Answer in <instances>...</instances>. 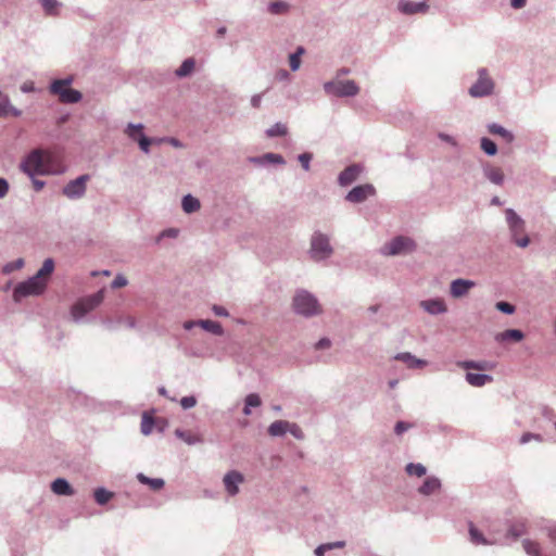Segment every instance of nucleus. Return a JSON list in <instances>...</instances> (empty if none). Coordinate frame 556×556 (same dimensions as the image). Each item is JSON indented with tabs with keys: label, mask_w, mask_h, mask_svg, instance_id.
<instances>
[{
	"label": "nucleus",
	"mask_w": 556,
	"mask_h": 556,
	"mask_svg": "<svg viewBox=\"0 0 556 556\" xmlns=\"http://www.w3.org/2000/svg\"><path fill=\"white\" fill-rule=\"evenodd\" d=\"M21 168L29 176L56 175L64 172V165L52 152L43 150L31 151L21 164Z\"/></svg>",
	"instance_id": "f257e3e1"
},
{
	"label": "nucleus",
	"mask_w": 556,
	"mask_h": 556,
	"mask_svg": "<svg viewBox=\"0 0 556 556\" xmlns=\"http://www.w3.org/2000/svg\"><path fill=\"white\" fill-rule=\"evenodd\" d=\"M71 83V79H56L51 84L50 91L63 103H77L81 99V93L72 89Z\"/></svg>",
	"instance_id": "f03ea898"
},
{
	"label": "nucleus",
	"mask_w": 556,
	"mask_h": 556,
	"mask_svg": "<svg viewBox=\"0 0 556 556\" xmlns=\"http://www.w3.org/2000/svg\"><path fill=\"white\" fill-rule=\"evenodd\" d=\"M293 308L296 313L305 316H312L320 312L317 300L306 291H300L294 295Z\"/></svg>",
	"instance_id": "7ed1b4c3"
},
{
	"label": "nucleus",
	"mask_w": 556,
	"mask_h": 556,
	"mask_svg": "<svg viewBox=\"0 0 556 556\" xmlns=\"http://www.w3.org/2000/svg\"><path fill=\"white\" fill-rule=\"evenodd\" d=\"M104 299L103 291H98L94 294L88 295L86 298H83L78 300L71 309V315L75 320L80 319L84 317L87 313L94 309L98 305L101 304V302Z\"/></svg>",
	"instance_id": "20e7f679"
},
{
	"label": "nucleus",
	"mask_w": 556,
	"mask_h": 556,
	"mask_svg": "<svg viewBox=\"0 0 556 556\" xmlns=\"http://www.w3.org/2000/svg\"><path fill=\"white\" fill-rule=\"evenodd\" d=\"M505 214L515 243L520 248H526L530 240L528 236L523 235L525 222L511 208H507Z\"/></svg>",
	"instance_id": "39448f33"
},
{
	"label": "nucleus",
	"mask_w": 556,
	"mask_h": 556,
	"mask_svg": "<svg viewBox=\"0 0 556 556\" xmlns=\"http://www.w3.org/2000/svg\"><path fill=\"white\" fill-rule=\"evenodd\" d=\"M46 287V280L34 276L15 287L13 298L15 301H21L28 295H39L45 291Z\"/></svg>",
	"instance_id": "423d86ee"
},
{
	"label": "nucleus",
	"mask_w": 556,
	"mask_h": 556,
	"mask_svg": "<svg viewBox=\"0 0 556 556\" xmlns=\"http://www.w3.org/2000/svg\"><path fill=\"white\" fill-rule=\"evenodd\" d=\"M311 257L315 261H321L332 254V248L329 238L323 233L316 232L311 240Z\"/></svg>",
	"instance_id": "0eeeda50"
},
{
	"label": "nucleus",
	"mask_w": 556,
	"mask_h": 556,
	"mask_svg": "<svg viewBox=\"0 0 556 556\" xmlns=\"http://www.w3.org/2000/svg\"><path fill=\"white\" fill-rule=\"evenodd\" d=\"M415 247V242L410 238L399 236L384 244L382 253L384 255H397L412 252Z\"/></svg>",
	"instance_id": "6e6552de"
},
{
	"label": "nucleus",
	"mask_w": 556,
	"mask_h": 556,
	"mask_svg": "<svg viewBox=\"0 0 556 556\" xmlns=\"http://www.w3.org/2000/svg\"><path fill=\"white\" fill-rule=\"evenodd\" d=\"M325 89L328 93L339 97L355 96L359 91V88L354 80L328 83L325 85Z\"/></svg>",
	"instance_id": "1a4fd4ad"
},
{
	"label": "nucleus",
	"mask_w": 556,
	"mask_h": 556,
	"mask_svg": "<svg viewBox=\"0 0 556 556\" xmlns=\"http://www.w3.org/2000/svg\"><path fill=\"white\" fill-rule=\"evenodd\" d=\"M493 81L489 77L485 70L479 71V78L476 84H473L470 89L469 93L471 97H484L492 92L493 90Z\"/></svg>",
	"instance_id": "9d476101"
},
{
	"label": "nucleus",
	"mask_w": 556,
	"mask_h": 556,
	"mask_svg": "<svg viewBox=\"0 0 556 556\" xmlns=\"http://www.w3.org/2000/svg\"><path fill=\"white\" fill-rule=\"evenodd\" d=\"M89 175H81L78 178L71 180L64 188L63 194L68 199L81 198L86 191V185L89 181Z\"/></svg>",
	"instance_id": "9b49d317"
},
{
	"label": "nucleus",
	"mask_w": 556,
	"mask_h": 556,
	"mask_svg": "<svg viewBox=\"0 0 556 556\" xmlns=\"http://www.w3.org/2000/svg\"><path fill=\"white\" fill-rule=\"evenodd\" d=\"M142 129H143V126L141 124H139V125L129 124L126 132L131 139L138 141L139 147L143 152L148 153L150 146L152 143H157L159 139H150V138L146 137L142 134Z\"/></svg>",
	"instance_id": "f8f14e48"
},
{
	"label": "nucleus",
	"mask_w": 556,
	"mask_h": 556,
	"mask_svg": "<svg viewBox=\"0 0 556 556\" xmlns=\"http://www.w3.org/2000/svg\"><path fill=\"white\" fill-rule=\"evenodd\" d=\"M376 193V190L372 185L365 184L357 187H354L348 194L346 200L352 203H359L365 201L368 197H371Z\"/></svg>",
	"instance_id": "ddd939ff"
},
{
	"label": "nucleus",
	"mask_w": 556,
	"mask_h": 556,
	"mask_svg": "<svg viewBox=\"0 0 556 556\" xmlns=\"http://www.w3.org/2000/svg\"><path fill=\"white\" fill-rule=\"evenodd\" d=\"M244 481V477L237 470L227 472L223 479L225 489L230 496L239 492V485Z\"/></svg>",
	"instance_id": "4468645a"
},
{
	"label": "nucleus",
	"mask_w": 556,
	"mask_h": 556,
	"mask_svg": "<svg viewBox=\"0 0 556 556\" xmlns=\"http://www.w3.org/2000/svg\"><path fill=\"white\" fill-rule=\"evenodd\" d=\"M166 426V420L164 418H153L150 414L144 413L142 415L141 420V432L144 435H149L153 428H157L159 430H163Z\"/></svg>",
	"instance_id": "2eb2a0df"
},
{
	"label": "nucleus",
	"mask_w": 556,
	"mask_h": 556,
	"mask_svg": "<svg viewBox=\"0 0 556 556\" xmlns=\"http://www.w3.org/2000/svg\"><path fill=\"white\" fill-rule=\"evenodd\" d=\"M363 172V167L358 164H353L348 166L341 174L339 175V184L341 186H349L353 181H355L361 173Z\"/></svg>",
	"instance_id": "dca6fc26"
},
{
	"label": "nucleus",
	"mask_w": 556,
	"mask_h": 556,
	"mask_svg": "<svg viewBox=\"0 0 556 556\" xmlns=\"http://www.w3.org/2000/svg\"><path fill=\"white\" fill-rule=\"evenodd\" d=\"M475 286V282L466 279H456L451 283V294L454 298L466 295Z\"/></svg>",
	"instance_id": "f3484780"
},
{
	"label": "nucleus",
	"mask_w": 556,
	"mask_h": 556,
	"mask_svg": "<svg viewBox=\"0 0 556 556\" xmlns=\"http://www.w3.org/2000/svg\"><path fill=\"white\" fill-rule=\"evenodd\" d=\"M396 361H401L403 363L406 364V366L408 368H424L425 366H427V361L425 359H420V358H417L415 357L414 355H412L410 353H399L397 355H395L394 357Z\"/></svg>",
	"instance_id": "a211bd4d"
},
{
	"label": "nucleus",
	"mask_w": 556,
	"mask_h": 556,
	"mask_svg": "<svg viewBox=\"0 0 556 556\" xmlns=\"http://www.w3.org/2000/svg\"><path fill=\"white\" fill-rule=\"evenodd\" d=\"M400 9L405 14L426 13L429 5L426 2L406 1L400 4Z\"/></svg>",
	"instance_id": "6ab92c4d"
},
{
	"label": "nucleus",
	"mask_w": 556,
	"mask_h": 556,
	"mask_svg": "<svg viewBox=\"0 0 556 556\" xmlns=\"http://www.w3.org/2000/svg\"><path fill=\"white\" fill-rule=\"evenodd\" d=\"M420 305L430 314H441L446 311L444 301L440 299L422 301Z\"/></svg>",
	"instance_id": "aec40b11"
},
{
	"label": "nucleus",
	"mask_w": 556,
	"mask_h": 556,
	"mask_svg": "<svg viewBox=\"0 0 556 556\" xmlns=\"http://www.w3.org/2000/svg\"><path fill=\"white\" fill-rule=\"evenodd\" d=\"M51 490L58 495H73L74 490L71 484L62 478L55 479L51 484Z\"/></svg>",
	"instance_id": "412c9836"
},
{
	"label": "nucleus",
	"mask_w": 556,
	"mask_h": 556,
	"mask_svg": "<svg viewBox=\"0 0 556 556\" xmlns=\"http://www.w3.org/2000/svg\"><path fill=\"white\" fill-rule=\"evenodd\" d=\"M467 382L472 387H483L486 383H491L493 381V377L485 374H466Z\"/></svg>",
	"instance_id": "4be33fe9"
},
{
	"label": "nucleus",
	"mask_w": 556,
	"mask_h": 556,
	"mask_svg": "<svg viewBox=\"0 0 556 556\" xmlns=\"http://www.w3.org/2000/svg\"><path fill=\"white\" fill-rule=\"evenodd\" d=\"M457 365L460 368L466 369V370L475 369V370L485 371V370H491L493 368V365L486 361H481V362L465 361V362L457 363Z\"/></svg>",
	"instance_id": "5701e85b"
},
{
	"label": "nucleus",
	"mask_w": 556,
	"mask_h": 556,
	"mask_svg": "<svg viewBox=\"0 0 556 556\" xmlns=\"http://www.w3.org/2000/svg\"><path fill=\"white\" fill-rule=\"evenodd\" d=\"M441 486V482L438 478L429 477L425 480L422 485L419 488V492L424 495H430L437 492Z\"/></svg>",
	"instance_id": "b1692460"
},
{
	"label": "nucleus",
	"mask_w": 556,
	"mask_h": 556,
	"mask_svg": "<svg viewBox=\"0 0 556 556\" xmlns=\"http://www.w3.org/2000/svg\"><path fill=\"white\" fill-rule=\"evenodd\" d=\"M495 339L501 342L507 341V340H513L515 342H519L523 339V333H522V331H520L518 329H508V330L497 333Z\"/></svg>",
	"instance_id": "393cba45"
},
{
	"label": "nucleus",
	"mask_w": 556,
	"mask_h": 556,
	"mask_svg": "<svg viewBox=\"0 0 556 556\" xmlns=\"http://www.w3.org/2000/svg\"><path fill=\"white\" fill-rule=\"evenodd\" d=\"M289 422L286 420H276L268 427V433L271 437H279L287 432Z\"/></svg>",
	"instance_id": "a878e982"
},
{
	"label": "nucleus",
	"mask_w": 556,
	"mask_h": 556,
	"mask_svg": "<svg viewBox=\"0 0 556 556\" xmlns=\"http://www.w3.org/2000/svg\"><path fill=\"white\" fill-rule=\"evenodd\" d=\"M485 176L488 177L489 180L496 185H502L504 180L503 170L500 167L495 166H490L485 168Z\"/></svg>",
	"instance_id": "bb28decb"
},
{
	"label": "nucleus",
	"mask_w": 556,
	"mask_h": 556,
	"mask_svg": "<svg viewBox=\"0 0 556 556\" xmlns=\"http://www.w3.org/2000/svg\"><path fill=\"white\" fill-rule=\"evenodd\" d=\"M489 131L492 135L501 136L507 143H510L514 140V136L501 125H489Z\"/></svg>",
	"instance_id": "cd10ccee"
},
{
	"label": "nucleus",
	"mask_w": 556,
	"mask_h": 556,
	"mask_svg": "<svg viewBox=\"0 0 556 556\" xmlns=\"http://www.w3.org/2000/svg\"><path fill=\"white\" fill-rule=\"evenodd\" d=\"M137 478L141 483L149 485L154 491L161 490L164 486V480L160 478L151 479L143 473H139Z\"/></svg>",
	"instance_id": "c85d7f7f"
},
{
	"label": "nucleus",
	"mask_w": 556,
	"mask_h": 556,
	"mask_svg": "<svg viewBox=\"0 0 556 556\" xmlns=\"http://www.w3.org/2000/svg\"><path fill=\"white\" fill-rule=\"evenodd\" d=\"M181 204L186 213H193L200 208V201L190 194L184 197Z\"/></svg>",
	"instance_id": "c756f323"
},
{
	"label": "nucleus",
	"mask_w": 556,
	"mask_h": 556,
	"mask_svg": "<svg viewBox=\"0 0 556 556\" xmlns=\"http://www.w3.org/2000/svg\"><path fill=\"white\" fill-rule=\"evenodd\" d=\"M53 269H54L53 260L47 258L43 262L42 267L38 270V273L35 276H37L39 279L46 280V282H47L49 276L53 273Z\"/></svg>",
	"instance_id": "7c9ffc66"
},
{
	"label": "nucleus",
	"mask_w": 556,
	"mask_h": 556,
	"mask_svg": "<svg viewBox=\"0 0 556 556\" xmlns=\"http://www.w3.org/2000/svg\"><path fill=\"white\" fill-rule=\"evenodd\" d=\"M195 66V62L192 58H189L182 62V64L176 70V75L179 77H186L190 75Z\"/></svg>",
	"instance_id": "2f4dec72"
},
{
	"label": "nucleus",
	"mask_w": 556,
	"mask_h": 556,
	"mask_svg": "<svg viewBox=\"0 0 556 556\" xmlns=\"http://www.w3.org/2000/svg\"><path fill=\"white\" fill-rule=\"evenodd\" d=\"M469 534H470L471 542L475 544H482V545L491 544V542H489L484 538V535L473 526L472 522L469 523Z\"/></svg>",
	"instance_id": "473e14b6"
},
{
	"label": "nucleus",
	"mask_w": 556,
	"mask_h": 556,
	"mask_svg": "<svg viewBox=\"0 0 556 556\" xmlns=\"http://www.w3.org/2000/svg\"><path fill=\"white\" fill-rule=\"evenodd\" d=\"M10 114L17 116L18 112L11 106L9 99L0 93V116H8Z\"/></svg>",
	"instance_id": "72a5a7b5"
},
{
	"label": "nucleus",
	"mask_w": 556,
	"mask_h": 556,
	"mask_svg": "<svg viewBox=\"0 0 556 556\" xmlns=\"http://www.w3.org/2000/svg\"><path fill=\"white\" fill-rule=\"evenodd\" d=\"M199 326L201 328H203L204 330L206 331H210L214 334H222L223 333V328L220 326V324L216 323V321H213V320H199Z\"/></svg>",
	"instance_id": "f704fd0d"
},
{
	"label": "nucleus",
	"mask_w": 556,
	"mask_h": 556,
	"mask_svg": "<svg viewBox=\"0 0 556 556\" xmlns=\"http://www.w3.org/2000/svg\"><path fill=\"white\" fill-rule=\"evenodd\" d=\"M175 434L187 444H194L197 442H201V438L198 434L192 433L191 431H182L177 429Z\"/></svg>",
	"instance_id": "c9c22d12"
},
{
	"label": "nucleus",
	"mask_w": 556,
	"mask_h": 556,
	"mask_svg": "<svg viewBox=\"0 0 556 556\" xmlns=\"http://www.w3.org/2000/svg\"><path fill=\"white\" fill-rule=\"evenodd\" d=\"M112 497L113 493L103 488H99L94 491V500L100 505L106 504Z\"/></svg>",
	"instance_id": "e433bc0d"
},
{
	"label": "nucleus",
	"mask_w": 556,
	"mask_h": 556,
	"mask_svg": "<svg viewBox=\"0 0 556 556\" xmlns=\"http://www.w3.org/2000/svg\"><path fill=\"white\" fill-rule=\"evenodd\" d=\"M305 50L303 47H299L296 51L290 55L289 64L292 71H298L301 65V55L304 54Z\"/></svg>",
	"instance_id": "4c0bfd02"
},
{
	"label": "nucleus",
	"mask_w": 556,
	"mask_h": 556,
	"mask_svg": "<svg viewBox=\"0 0 556 556\" xmlns=\"http://www.w3.org/2000/svg\"><path fill=\"white\" fill-rule=\"evenodd\" d=\"M426 467L421 464H408L406 466V472L409 475V476H416V477H422L426 475Z\"/></svg>",
	"instance_id": "58836bf2"
},
{
	"label": "nucleus",
	"mask_w": 556,
	"mask_h": 556,
	"mask_svg": "<svg viewBox=\"0 0 556 556\" xmlns=\"http://www.w3.org/2000/svg\"><path fill=\"white\" fill-rule=\"evenodd\" d=\"M268 137L285 136L287 134V126L281 123L275 124L266 131Z\"/></svg>",
	"instance_id": "ea45409f"
},
{
	"label": "nucleus",
	"mask_w": 556,
	"mask_h": 556,
	"mask_svg": "<svg viewBox=\"0 0 556 556\" xmlns=\"http://www.w3.org/2000/svg\"><path fill=\"white\" fill-rule=\"evenodd\" d=\"M481 149L489 155H494L497 151L496 144L485 137L481 139Z\"/></svg>",
	"instance_id": "a19ab883"
},
{
	"label": "nucleus",
	"mask_w": 556,
	"mask_h": 556,
	"mask_svg": "<svg viewBox=\"0 0 556 556\" xmlns=\"http://www.w3.org/2000/svg\"><path fill=\"white\" fill-rule=\"evenodd\" d=\"M523 547L530 556H540V547L539 544L531 541H525Z\"/></svg>",
	"instance_id": "79ce46f5"
},
{
	"label": "nucleus",
	"mask_w": 556,
	"mask_h": 556,
	"mask_svg": "<svg viewBox=\"0 0 556 556\" xmlns=\"http://www.w3.org/2000/svg\"><path fill=\"white\" fill-rule=\"evenodd\" d=\"M289 5L286 2H273L269 5V12L273 14H281L288 11Z\"/></svg>",
	"instance_id": "37998d69"
},
{
	"label": "nucleus",
	"mask_w": 556,
	"mask_h": 556,
	"mask_svg": "<svg viewBox=\"0 0 556 556\" xmlns=\"http://www.w3.org/2000/svg\"><path fill=\"white\" fill-rule=\"evenodd\" d=\"M41 4L47 14H56L55 10L59 5L56 0H41Z\"/></svg>",
	"instance_id": "c03bdc74"
},
{
	"label": "nucleus",
	"mask_w": 556,
	"mask_h": 556,
	"mask_svg": "<svg viewBox=\"0 0 556 556\" xmlns=\"http://www.w3.org/2000/svg\"><path fill=\"white\" fill-rule=\"evenodd\" d=\"M245 404L250 407H258L262 404V401L257 394L251 393L245 397Z\"/></svg>",
	"instance_id": "a18cd8bd"
},
{
	"label": "nucleus",
	"mask_w": 556,
	"mask_h": 556,
	"mask_svg": "<svg viewBox=\"0 0 556 556\" xmlns=\"http://www.w3.org/2000/svg\"><path fill=\"white\" fill-rule=\"evenodd\" d=\"M496 308L505 314H513L515 312V307L507 302H497Z\"/></svg>",
	"instance_id": "49530a36"
},
{
	"label": "nucleus",
	"mask_w": 556,
	"mask_h": 556,
	"mask_svg": "<svg viewBox=\"0 0 556 556\" xmlns=\"http://www.w3.org/2000/svg\"><path fill=\"white\" fill-rule=\"evenodd\" d=\"M312 160L311 153H302L299 155V161L305 170L309 169V162Z\"/></svg>",
	"instance_id": "de8ad7c7"
},
{
	"label": "nucleus",
	"mask_w": 556,
	"mask_h": 556,
	"mask_svg": "<svg viewBox=\"0 0 556 556\" xmlns=\"http://www.w3.org/2000/svg\"><path fill=\"white\" fill-rule=\"evenodd\" d=\"M287 432H290L296 439L303 438V432H302L301 428L295 424L289 422V428H288Z\"/></svg>",
	"instance_id": "09e8293b"
},
{
	"label": "nucleus",
	"mask_w": 556,
	"mask_h": 556,
	"mask_svg": "<svg viewBox=\"0 0 556 556\" xmlns=\"http://www.w3.org/2000/svg\"><path fill=\"white\" fill-rule=\"evenodd\" d=\"M128 283L127 279L123 275H117L112 282V288L117 289L125 287Z\"/></svg>",
	"instance_id": "8fccbe9b"
},
{
	"label": "nucleus",
	"mask_w": 556,
	"mask_h": 556,
	"mask_svg": "<svg viewBox=\"0 0 556 556\" xmlns=\"http://www.w3.org/2000/svg\"><path fill=\"white\" fill-rule=\"evenodd\" d=\"M180 404L184 408H191L197 404V400L193 396H185L181 399Z\"/></svg>",
	"instance_id": "3c124183"
},
{
	"label": "nucleus",
	"mask_w": 556,
	"mask_h": 556,
	"mask_svg": "<svg viewBox=\"0 0 556 556\" xmlns=\"http://www.w3.org/2000/svg\"><path fill=\"white\" fill-rule=\"evenodd\" d=\"M264 159H266L267 161L273 162V163H278V164L285 163L283 157L279 154H275V153H267L264 155Z\"/></svg>",
	"instance_id": "603ef678"
},
{
	"label": "nucleus",
	"mask_w": 556,
	"mask_h": 556,
	"mask_svg": "<svg viewBox=\"0 0 556 556\" xmlns=\"http://www.w3.org/2000/svg\"><path fill=\"white\" fill-rule=\"evenodd\" d=\"M409 427H410L409 424H406L404 421H399V422H396L394 430H395L396 434H402L404 431L409 429Z\"/></svg>",
	"instance_id": "864d4df0"
},
{
	"label": "nucleus",
	"mask_w": 556,
	"mask_h": 556,
	"mask_svg": "<svg viewBox=\"0 0 556 556\" xmlns=\"http://www.w3.org/2000/svg\"><path fill=\"white\" fill-rule=\"evenodd\" d=\"M9 191V184L4 178H0V199L4 198Z\"/></svg>",
	"instance_id": "5fc2aeb1"
},
{
	"label": "nucleus",
	"mask_w": 556,
	"mask_h": 556,
	"mask_svg": "<svg viewBox=\"0 0 556 556\" xmlns=\"http://www.w3.org/2000/svg\"><path fill=\"white\" fill-rule=\"evenodd\" d=\"M532 439L541 440V437L539 434H532L530 432H527V433H523L522 437L520 438V443L526 444Z\"/></svg>",
	"instance_id": "6e6d98bb"
},
{
	"label": "nucleus",
	"mask_w": 556,
	"mask_h": 556,
	"mask_svg": "<svg viewBox=\"0 0 556 556\" xmlns=\"http://www.w3.org/2000/svg\"><path fill=\"white\" fill-rule=\"evenodd\" d=\"M162 142H168L169 144H172L175 148L182 147L181 142L176 138H163V139L157 140V143H162Z\"/></svg>",
	"instance_id": "4d7b16f0"
},
{
	"label": "nucleus",
	"mask_w": 556,
	"mask_h": 556,
	"mask_svg": "<svg viewBox=\"0 0 556 556\" xmlns=\"http://www.w3.org/2000/svg\"><path fill=\"white\" fill-rule=\"evenodd\" d=\"M213 312L215 313L216 316H228L227 309L223 306L214 305Z\"/></svg>",
	"instance_id": "13d9d810"
},
{
	"label": "nucleus",
	"mask_w": 556,
	"mask_h": 556,
	"mask_svg": "<svg viewBox=\"0 0 556 556\" xmlns=\"http://www.w3.org/2000/svg\"><path fill=\"white\" fill-rule=\"evenodd\" d=\"M331 549V545L321 544L315 549L316 556H324L326 551Z\"/></svg>",
	"instance_id": "bf43d9fd"
},
{
	"label": "nucleus",
	"mask_w": 556,
	"mask_h": 556,
	"mask_svg": "<svg viewBox=\"0 0 556 556\" xmlns=\"http://www.w3.org/2000/svg\"><path fill=\"white\" fill-rule=\"evenodd\" d=\"M261 101H262V96L261 94H255L252 97L251 99V104L253 108H260L261 106Z\"/></svg>",
	"instance_id": "052dcab7"
},
{
	"label": "nucleus",
	"mask_w": 556,
	"mask_h": 556,
	"mask_svg": "<svg viewBox=\"0 0 556 556\" xmlns=\"http://www.w3.org/2000/svg\"><path fill=\"white\" fill-rule=\"evenodd\" d=\"M329 346H330V341L328 339H321L316 344L317 349H327Z\"/></svg>",
	"instance_id": "680f3d73"
},
{
	"label": "nucleus",
	"mask_w": 556,
	"mask_h": 556,
	"mask_svg": "<svg viewBox=\"0 0 556 556\" xmlns=\"http://www.w3.org/2000/svg\"><path fill=\"white\" fill-rule=\"evenodd\" d=\"M45 186V181L39 179H33V187L36 191H40Z\"/></svg>",
	"instance_id": "e2e57ef3"
},
{
	"label": "nucleus",
	"mask_w": 556,
	"mask_h": 556,
	"mask_svg": "<svg viewBox=\"0 0 556 556\" xmlns=\"http://www.w3.org/2000/svg\"><path fill=\"white\" fill-rule=\"evenodd\" d=\"M194 326H199V321L188 320L184 323V328L186 330L192 329Z\"/></svg>",
	"instance_id": "0e129e2a"
},
{
	"label": "nucleus",
	"mask_w": 556,
	"mask_h": 556,
	"mask_svg": "<svg viewBox=\"0 0 556 556\" xmlns=\"http://www.w3.org/2000/svg\"><path fill=\"white\" fill-rule=\"evenodd\" d=\"M526 4V0H511V7L515 9H520Z\"/></svg>",
	"instance_id": "69168bd1"
},
{
	"label": "nucleus",
	"mask_w": 556,
	"mask_h": 556,
	"mask_svg": "<svg viewBox=\"0 0 556 556\" xmlns=\"http://www.w3.org/2000/svg\"><path fill=\"white\" fill-rule=\"evenodd\" d=\"M326 545H331V549L332 548H342L345 546V542L344 541H338V542H333V543H327Z\"/></svg>",
	"instance_id": "338daca9"
},
{
	"label": "nucleus",
	"mask_w": 556,
	"mask_h": 556,
	"mask_svg": "<svg viewBox=\"0 0 556 556\" xmlns=\"http://www.w3.org/2000/svg\"><path fill=\"white\" fill-rule=\"evenodd\" d=\"M178 231L176 229H168L163 231L162 236L176 237Z\"/></svg>",
	"instance_id": "774afa93"
}]
</instances>
